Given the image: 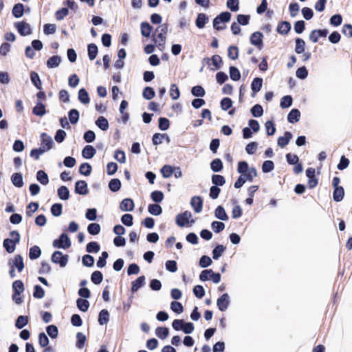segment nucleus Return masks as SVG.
Wrapping results in <instances>:
<instances>
[{"label": "nucleus", "instance_id": "052dcab7", "mask_svg": "<svg viewBox=\"0 0 352 352\" xmlns=\"http://www.w3.org/2000/svg\"><path fill=\"white\" fill-rule=\"evenodd\" d=\"M69 119L72 124H76L79 120V113L76 109H72L69 112Z\"/></svg>", "mask_w": 352, "mask_h": 352}, {"label": "nucleus", "instance_id": "2f4dec72", "mask_svg": "<svg viewBox=\"0 0 352 352\" xmlns=\"http://www.w3.org/2000/svg\"><path fill=\"white\" fill-rule=\"evenodd\" d=\"M76 305L80 311L86 312L89 309V302L86 299L78 298L76 300Z\"/></svg>", "mask_w": 352, "mask_h": 352}, {"label": "nucleus", "instance_id": "ea45409f", "mask_svg": "<svg viewBox=\"0 0 352 352\" xmlns=\"http://www.w3.org/2000/svg\"><path fill=\"white\" fill-rule=\"evenodd\" d=\"M87 50L89 58L91 60L95 59L98 54V47L95 44L91 43L88 45Z\"/></svg>", "mask_w": 352, "mask_h": 352}, {"label": "nucleus", "instance_id": "09e8293b", "mask_svg": "<svg viewBox=\"0 0 352 352\" xmlns=\"http://www.w3.org/2000/svg\"><path fill=\"white\" fill-rule=\"evenodd\" d=\"M12 14L16 18H20L23 14V6L21 3L16 4L12 9Z\"/></svg>", "mask_w": 352, "mask_h": 352}, {"label": "nucleus", "instance_id": "7ed1b4c3", "mask_svg": "<svg viewBox=\"0 0 352 352\" xmlns=\"http://www.w3.org/2000/svg\"><path fill=\"white\" fill-rule=\"evenodd\" d=\"M221 278L220 274L214 273L212 270H203L199 275V279L201 281L211 280L214 283H219L221 281Z\"/></svg>", "mask_w": 352, "mask_h": 352}, {"label": "nucleus", "instance_id": "9b49d317", "mask_svg": "<svg viewBox=\"0 0 352 352\" xmlns=\"http://www.w3.org/2000/svg\"><path fill=\"white\" fill-rule=\"evenodd\" d=\"M190 205L196 213H200L203 208L202 199L199 196L192 197L190 200Z\"/></svg>", "mask_w": 352, "mask_h": 352}, {"label": "nucleus", "instance_id": "0eeeda50", "mask_svg": "<svg viewBox=\"0 0 352 352\" xmlns=\"http://www.w3.org/2000/svg\"><path fill=\"white\" fill-rule=\"evenodd\" d=\"M15 28L17 29L18 32L21 36H28L31 34L32 30L30 25L23 21L17 22L15 23Z\"/></svg>", "mask_w": 352, "mask_h": 352}, {"label": "nucleus", "instance_id": "4468645a", "mask_svg": "<svg viewBox=\"0 0 352 352\" xmlns=\"http://www.w3.org/2000/svg\"><path fill=\"white\" fill-rule=\"evenodd\" d=\"M134 206L133 200L129 198L124 199L120 204V208L122 211H133Z\"/></svg>", "mask_w": 352, "mask_h": 352}, {"label": "nucleus", "instance_id": "e433bc0d", "mask_svg": "<svg viewBox=\"0 0 352 352\" xmlns=\"http://www.w3.org/2000/svg\"><path fill=\"white\" fill-rule=\"evenodd\" d=\"M231 19V14L228 12H221L219 15L214 18V23H217L219 21L222 23L228 22Z\"/></svg>", "mask_w": 352, "mask_h": 352}, {"label": "nucleus", "instance_id": "c03bdc74", "mask_svg": "<svg viewBox=\"0 0 352 352\" xmlns=\"http://www.w3.org/2000/svg\"><path fill=\"white\" fill-rule=\"evenodd\" d=\"M91 280L93 283L98 285L102 283L103 280V275L100 271H95L91 276Z\"/></svg>", "mask_w": 352, "mask_h": 352}, {"label": "nucleus", "instance_id": "8fccbe9b", "mask_svg": "<svg viewBox=\"0 0 352 352\" xmlns=\"http://www.w3.org/2000/svg\"><path fill=\"white\" fill-rule=\"evenodd\" d=\"M344 194V188L342 187L335 188L333 195V199L336 201H340L343 199Z\"/></svg>", "mask_w": 352, "mask_h": 352}, {"label": "nucleus", "instance_id": "774afa93", "mask_svg": "<svg viewBox=\"0 0 352 352\" xmlns=\"http://www.w3.org/2000/svg\"><path fill=\"white\" fill-rule=\"evenodd\" d=\"M212 182L214 186H223L225 182V178L220 175H213L212 177Z\"/></svg>", "mask_w": 352, "mask_h": 352}, {"label": "nucleus", "instance_id": "423d86ee", "mask_svg": "<svg viewBox=\"0 0 352 352\" xmlns=\"http://www.w3.org/2000/svg\"><path fill=\"white\" fill-rule=\"evenodd\" d=\"M68 255H64L60 251H56L52 256V261L56 264H58L61 267H64L68 263Z\"/></svg>", "mask_w": 352, "mask_h": 352}, {"label": "nucleus", "instance_id": "dca6fc26", "mask_svg": "<svg viewBox=\"0 0 352 352\" xmlns=\"http://www.w3.org/2000/svg\"><path fill=\"white\" fill-rule=\"evenodd\" d=\"M208 20L209 19L206 14L199 13L197 15V19L195 21L196 26L199 29H202L205 27V25L208 22Z\"/></svg>", "mask_w": 352, "mask_h": 352}, {"label": "nucleus", "instance_id": "37998d69", "mask_svg": "<svg viewBox=\"0 0 352 352\" xmlns=\"http://www.w3.org/2000/svg\"><path fill=\"white\" fill-rule=\"evenodd\" d=\"M226 248L223 245H218L212 250V258L217 260L224 252Z\"/></svg>", "mask_w": 352, "mask_h": 352}, {"label": "nucleus", "instance_id": "49530a36", "mask_svg": "<svg viewBox=\"0 0 352 352\" xmlns=\"http://www.w3.org/2000/svg\"><path fill=\"white\" fill-rule=\"evenodd\" d=\"M168 329L166 327H157L155 329L156 336L160 339H165L168 336Z\"/></svg>", "mask_w": 352, "mask_h": 352}, {"label": "nucleus", "instance_id": "2eb2a0df", "mask_svg": "<svg viewBox=\"0 0 352 352\" xmlns=\"http://www.w3.org/2000/svg\"><path fill=\"white\" fill-rule=\"evenodd\" d=\"M292 138V134L289 131H286L284 133L283 136H280L278 138V145L281 147L284 148L285 146H287L290 140Z\"/></svg>", "mask_w": 352, "mask_h": 352}, {"label": "nucleus", "instance_id": "cd10ccee", "mask_svg": "<svg viewBox=\"0 0 352 352\" xmlns=\"http://www.w3.org/2000/svg\"><path fill=\"white\" fill-rule=\"evenodd\" d=\"M109 314L107 309L100 311L98 317V322L100 325L106 324L109 322Z\"/></svg>", "mask_w": 352, "mask_h": 352}, {"label": "nucleus", "instance_id": "39448f33", "mask_svg": "<svg viewBox=\"0 0 352 352\" xmlns=\"http://www.w3.org/2000/svg\"><path fill=\"white\" fill-rule=\"evenodd\" d=\"M52 245L55 248L67 249L71 246V241L67 234L63 233L60 234L59 239L53 241Z\"/></svg>", "mask_w": 352, "mask_h": 352}, {"label": "nucleus", "instance_id": "c9c22d12", "mask_svg": "<svg viewBox=\"0 0 352 352\" xmlns=\"http://www.w3.org/2000/svg\"><path fill=\"white\" fill-rule=\"evenodd\" d=\"M58 196L62 200H67L69 197V191L68 188L62 186L58 189Z\"/></svg>", "mask_w": 352, "mask_h": 352}, {"label": "nucleus", "instance_id": "a18cd8bd", "mask_svg": "<svg viewBox=\"0 0 352 352\" xmlns=\"http://www.w3.org/2000/svg\"><path fill=\"white\" fill-rule=\"evenodd\" d=\"M121 182L118 179H112L109 183V188L113 192H117L120 189Z\"/></svg>", "mask_w": 352, "mask_h": 352}, {"label": "nucleus", "instance_id": "f257e3e1", "mask_svg": "<svg viewBox=\"0 0 352 352\" xmlns=\"http://www.w3.org/2000/svg\"><path fill=\"white\" fill-rule=\"evenodd\" d=\"M10 236V238L3 241V247L8 253H12L15 250L16 245L20 241V234L17 231H12Z\"/></svg>", "mask_w": 352, "mask_h": 352}, {"label": "nucleus", "instance_id": "c756f323", "mask_svg": "<svg viewBox=\"0 0 352 352\" xmlns=\"http://www.w3.org/2000/svg\"><path fill=\"white\" fill-rule=\"evenodd\" d=\"M153 28L147 22H142L141 23V34L144 37H149Z\"/></svg>", "mask_w": 352, "mask_h": 352}, {"label": "nucleus", "instance_id": "4be33fe9", "mask_svg": "<svg viewBox=\"0 0 352 352\" xmlns=\"http://www.w3.org/2000/svg\"><path fill=\"white\" fill-rule=\"evenodd\" d=\"M300 112L296 109H292L287 116L288 122L290 123H295L299 120Z\"/></svg>", "mask_w": 352, "mask_h": 352}, {"label": "nucleus", "instance_id": "6e6552de", "mask_svg": "<svg viewBox=\"0 0 352 352\" xmlns=\"http://www.w3.org/2000/svg\"><path fill=\"white\" fill-rule=\"evenodd\" d=\"M328 34V30H314L310 33L309 38L313 43H317L319 38H325Z\"/></svg>", "mask_w": 352, "mask_h": 352}, {"label": "nucleus", "instance_id": "de8ad7c7", "mask_svg": "<svg viewBox=\"0 0 352 352\" xmlns=\"http://www.w3.org/2000/svg\"><path fill=\"white\" fill-rule=\"evenodd\" d=\"M28 322V317L25 316H20L16 319L15 326L17 329L23 328Z\"/></svg>", "mask_w": 352, "mask_h": 352}, {"label": "nucleus", "instance_id": "a878e982", "mask_svg": "<svg viewBox=\"0 0 352 352\" xmlns=\"http://www.w3.org/2000/svg\"><path fill=\"white\" fill-rule=\"evenodd\" d=\"M12 267H15L19 272L23 270L24 263L21 255L17 254L14 256Z\"/></svg>", "mask_w": 352, "mask_h": 352}, {"label": "nucleus", "instance_id": "473e14b6", "mask_svg": "<svg viewBox=\"0 0 352 352\" xmlns=\"http://www.w3.org/2000/svg\"><path fill=\"white\" fill-rule=\"evenodd\" d=\"M11 180L12 184L16 186V187H22L23 182V177L21 174L16 173H14L11 177Z\"/></svg>", "mask_w": 352, "mask_h": 352}, {"label": "nucleus", "instance_id": "6e6d98bb", "mask_svg": "<svg viewBox=\"0 0 352 352\" xmlns=\"http://www.w3.org/2000/svg\"><path fill=\"white\" fill-rule=\"evenodd\" d=\"M191 93L194 96L203 97L206 92L204 89L199 85L195 86L191 89Z\"/></svg>", "mask_w": 352, "mask_h": 352}, {"label": "nucleus", "instance_id": "e2e57ef3", "mask_svg": "<svg viewBox=\"0 0 352 352\" xmlns=\"http://www.w3.org/2000/svg\"><path fill=\"white\" fill-rule=\"evenodd\" d=\"M164 177L168 178L173 174V168L169 165L164 166L161 169Z\"/></svg>", "mask_w": 352, "mask_h": 352}, {"label": "nucleus", "instance_id": "b1692460", "mask_svg": "<svg viewBox=\"0 0 352 352\" xmlns=\"http://www.w3.org/2000/svg\"><path fill=\"white\" fill-rule=\"evenodd\" d=\"M78 98L79 101L84 104H87L89 103V102H90L89 94L86 91V89H85L83 88L80 89L79 90Z\"/></svg>", "mask_w": 352, "mask_h": 352}, {"label": "nucleus", "instance_id": "c85d7f7f", "mask_svg": "<svg viewBox=\"0 0 352 352\" xmlns=\"http://www.w3.org/2000/svg\"><path fill=\"white\" fill-rule=\"evenodd\" d=\"M153 40L154 43L157 45V46L160 47L161 50H162L164 48V44L166 41L165 35L159 32L156 38L153 36Z\"/></svg>", "mask_w": 352, "mask_h": 352}, {"label": "nucleus", "instance_id": "58836bf2", "mask_svg": "<svg viewBox=\"0 0 352 352\" xmlns=\"http://www.w3.org/2000/svg\"><path fill=\"white\" fill-rule=\"evenodd\" d=\"M33 113L36 116H43L45 114V107L41 102H38L36 106L33 108Z\"/></svg>", "mask_w": 352, "mask_h": 352}, {"label": "nucleus", "instance_id": "79ce46f5", "mask_svg": "<svg viewBox=\"0 0 352 352\" xmlns=\"http://www.w3.org/2000/svg\"><path fill=\"white\" fill-rule=\"evenodd\" d=\"M210 168L214 172H219L223 168V163L220 159H214L210 163Z\"/></svg>", "mask_w": 352, "mask_h": 352}, {"label": "nucleus", "instance_id": "a211bd4d", "mask_svg": "<svg viewBox=\"0 0 352 352\" xmlns=\"http://www.w3.org/2000/svg\"><path fill=\"white\" fill-rule=\"evenodd\" d=\"M214 216L217 219H219L222 221H228L229 219L228 214L226 212L225 209L221 206H219L215 209Z\"/></svg>", "mask_w": 352, "mask_h": 352}, {"label": "nucleus", "instance_id": "603ef678", "mask_svg": "<svg viewBox=\"0 0 352 352\" xmlns=\"http://www.w3.org/2000/svg\"><path fill=\"white\" fill-rule=\"evenodd\" d=\"M63 206L61 204H54L51 207L52 214L54 217H59L62 214Z\"/></svg>", "mask_w": 352, "mask_h": 352}, {"label": "nucleus", "instance_id": "5701e85b", "mask_svg": "<svg viewBox=\"0 0 352 352\" xmlns=\"http://www.w3.org/2000/svg\"><path fill=\"white\" fill-rule=\"evenodd\" d=\"M61 59L58 56H53L47 61V67L50 69L57 67L60 63Z\"/></svg>", "mask_w": 352, "mask_h": 352}, {"label": "nucleus", "instance_id": "69168bd1", "mask_svg": "<svg viewBox=\"0 0 352 352\" xmlns=\"http://www.w3.org/2000/svg\"><path fill=\"white\" fill-rule=\"evenodd\" d=\"M292 98L290 96H285L282 98L280 106L283 109L288 108L292 104Z\"/></svg>", "mask_w": 352, "mask_h": 352}, {"label": "nucleus", "instance_id": "0e129e2a", "mask_svg": "<svg viewBox=\"0 0 352 352\" xmlns=\"http://www.w3.org/2000/svg\"><path fill=\"white\" fill-rule=\"evenodd\" d=\"M211 228L215 233H219L225 228V224L223 222L214 221L211 223Z\"/></svg>", "mask_w": 352, "mask_h": 352}, {"label": "nucleus", "instance_id": "864d4df0", "mask_svg": "<svg viewBox=\"0 0 352 352\" xmlns=\"http://www.w3.org/2000/svg\"><path fill=\"white\" fill-rule=\"evenodd\" d=\"M79 172L82 175L88 176L91 174V166L88 163H83L79 168Z\"/></svg>", "mask_w": 352, "mask_h": 352}, {"label": "nucleus", "instance_id": "f03ea898", "mask_svg": "<svg viewBox=\"0 0 352 352\" xmlns=\"http://www.w3.org/2000/svg\"><path fill=\"white\" fill-rule=\"evenodd\" d=\"M175 221L178 226H190L195 223V220L192 218V214L189 211H185L178 214L175 217Z\"/></svg>", "mask_w": 352, "mask_h": 352}, {"label": "nucleus", "instance_id": "3c124183", "mask_svg": "<svg viewBox=\"0 0 352 352\" xmlns=\"http://www.w3.org/2000/svg\"><path fill=\"white\" fill-rule=\"evenodd\" d=\"M87 231L90 234L96 235L99 234L100 231V226L98 223H90L87 227Z\"/></svg>", "mask_w": 352, "mask_h": 352}, {"label": "nucleus", "instance_id": "13d9d810", "mask_svg": "<svg viewBox=\"0 0 352 352\" xmlns=\"http://www.w3.org/2000/svg\"><path fill=\"white\" fill-rule=\"evenodd\" d=\"M274 168V162L271 160H266L262 165V170L263 173H267L272 171Z\"/></svg>", "mask_w": 352, "mask_h": 352}, {"label": "nucleus", "instance_id": "ddd939ff", "mask_svg": "<svg viewBox=\"0 0 352 352\" xmlns=\"http://www.w3.org/2000/svg\"><path fill=\"white\" fill-rule=\"evenodd\" d=\"M250 42L252 45L261 49L263 46V34L259 32H254L251 35Z\"/></svg>", "mask_w": 352, "mask_h": 352}, {"label": "nucleus", "instance_id": "aec40b11", "mask_svg": "<svg viewBox=\"0 0 352 352\" xmlns=\"http://www.w3.org/2000/svg\"><path fill=\"white\" fill-rule=\"evenodd\" d=\"M96 153V149L91 145L86 146L82 151V155L86 159L92 158Z\"/></svg>", "mask_w": 352, "mask_h": 352}, {"label": "nucleus", "instance_id": "680f3d73", "mask_svg": "<svg viewBox=\"0 0 352 352\" xmlns=\"http://www.w3.org/2000/svg\"><path fill=\"white\" fill-rule=\"evenodd\" d=\"M251 113L254 117H256V118L261 117L263 114V107L260 104H255L251 109Z\"/></svg>", "mask_w": 352, "mask_h": 352}, {"label": "nucleus", "instance_id": "7c9ffc66", "mask_svg": "<svg viewBox=\"0 0 352 352\" xmlns=\"http://www.w3.org/2000/svg\"><path fill=\"white\" fill-rule=\"evenodd\" d=\"M295 52L297 54H302L305 52V42L304 40L300 38H297L295 41Z\"/></svg>", "mask_w": 352, "mask_h": 352}, {"label": "nucleus", "instance_id": "20e7f679", "mask_svg": "<svg viewBox=\"0 0 352 352\" xmlns=\"http://www.w3.org/2000/svg\"><path fill=\"white\" fill-rule=\"evenodd\" d=\"M257 176L256 169H252L247 174H241L236 182L234 183V187L236 188H241L245 182H252V179Z\"/></svg>", "mask_w": 352, "mask_h": 352}, {"label": "nucleus", "instance_id": "72a5a7b5", "mask_svg": "<svg viewBox=\"0 0 352 352\" xmlns=\"http://www.w3.org/2000/svg\"><path fill=\"white\" fill-rule=\"evenodd\" d=\"M30 79L33 85L38 89H41V80L39 78L38 74L35 72H31L30 73Z\"/></svg>", "mask_w": 352, "mask_h": 352}, {"label": "nucleus", "instance_id": "4c0bfd02", "mask_svg": "<svg viewBox=\"0 0 352 352\" xmlns=\"http://www.w3.org/2000/svg\"><path fill=\"white\" fill-rule=\"evenodd\" d=\"M148 211L150 214L158 216L162 214V207L158 204H150L148 207Z\"/></svg>", "mask_w": 352, "mask_h": 352}, {"label": "nucleus", "instance_id": "1a4fd4ad", "mask_svg": "<svg viewBox=\"0 0 352 352\" xmlns=\"http://www.w3.org/2000/svg\"><path fill=\"white\" fill-rule=\"evenodd\" d=\"M229 304L230 297L228 294H223L217 301V305L221 311H225L228 309Z\"/></svg>", "mask_w": 352, "mask_h": 352}, {"label": "nucleus", "instance_id": "393cba45", "mask_svg": "<svg viewBox=\"0 0 352 352\" xmlns=\"http://www.w3.org/2000/svg\"><path fill=\"white\" fill-rule=\"evenodd\" d=\"M252 169H256L254 167H249L248 164L246 162H239L238 164L237 171L240 174H247Z\"/></svg>", "mask_w": 352, "mask_h": 352}, {"label": "nucleus", "instance_id": "9d476101", "mask_svg": "<svg viewBox=\"0 0 352 352\" xmlns=\"http://www.w3.org/2000/svg\"><path fill=\"white\" fill-rule=\"evenodd\" d=\"M41 146H42L47 151L50 150L53 147L54 142H53L52 138L50 135L43 133L41 135Z\"/></svg>", "mask_w": 352, "mask_h": 352}, {"label": "nucleus", "instance_id": "338daca9", "mask_svg": "<svg viewBox=\"0 0 352 352\" xmlns=\"http://www.w3.org/2000/svg\"><path fill=\"white\" fill-rule=\"evenodd\" d=\"M143 97L146 100H151L155 96V91L153 88L146 87L144 89L142 93Z\"/></svg>", "mask_w": 352, "mask_h": 352}, {"label": "nucleus", "instance_id": "bf43d9fd", "mask_svg": "<svg viewBox=\"0 0 352 352\" xmlns=\"http://www.w3.org/2000/svg\"><path fill=\"white\" fill-rule=\"evenodd\" d=\"M230 76L232 80L237 81L241 78L240 72L236 67L232 66L230 67Z\"/></svg>", "mask_w": 352, "mask_h": 352}, {"label": "nucleus", "instance_id": "a19ab883", "mask_svg": "<svg viewBox=\"0 0 352 352\" xmlns=\"http://www.w3.org/2000/svg\"><path fill=\"white\" fill-rule=\"evenodd\" d=\"M41 254V250L38 246L34 245L30 249L29 256L32 260L38 258Z\"/></svg>", "mask_w": 352, "mask_h": 352}, {"label": "nucleus", "instance_id": "f8f14e48", "mask_svg": "<svg viewBox=\"0 0 352 352\" xmlns=\"http://www.w3.org/2000/svg\"><path fill=\"white\" fill-rule=\"evenodd\" d=\"M75 192L78 195H87L88 193V188L86 182L83 180L76 182L75 185Z\"/></svg>", "mask_w": 352, "mask_h": 352}, {"label": "nucleus", "instance_id": "6ab92c4d", "mask_svg": "<svg viewBox=\"0 0 352 352\" xmlns=\"http://www.w3.org/2000/svg\"><path fill=\"white\" fill-rule=\"evenodd\" d=\"M145 283V277L144 276H141L138 277L136 280L131 283V290L133 292H137L140 288H141Z\"/></svg>", "mask_w": 352, "mask_h": 352}, {"label": "nucleus", "instance_id": "bb28decb", "mask_svg": "<svg viewBox=\"0 0 352 352\" xmlns=\"http://www.w3.org/2000/svg\"><path fill=\"white\" fill-rule=\"evenodd\" d=\"M96 124L102 131H107L109 129L108 120L103 116H100L96 121Z\"/></svg>", "mask_w": 352, "mask_h": 352}, {"label": "nucleus", "instance_id": "4d7b16f0", "mask_svg": "<svg viewBox=\"0 0 352 352\" xmlns=\"http://www.w3.org/2000/svg\"><path fill=\"white\" fill-rule=\"evenodd\" d=\"M46 331L49 336L52 339L56 338L58 336V330L57 327L55 325H49L47 327Z\"/></svg>", "mask_w": 352, "mask_h": 352}, {"label": "nucleus", "instance_id": "f704fd0d", "mask_svg": "<svg viewBox=\"0 0 352 352\" xmlns=\"http://www.w3.org/2000/svg\"><path fill=\"white\" fill-rule=\"evenodd\" d=\"M36 179L43 185H47L49 183L47 175L42 170L37 172Z\"/></svg>", "mask_w": 352, "mask_h": 352}, {"label": "nucleus", "instance_id": "5fc2aeb1", "mask_svg": "<svg viewBox=\"0 0 352 352\" xmlns=\"http://www.w3.org/2000/svg\"><path fill=\"white\" fill-rule=\"evenodd\" d=\"M180 92L175 84H172L170 87V96L173 100H177L179 98Z\"/></svg>", "mask_w": 352, "mask_h": 352}, {"label": "nucleus", "instance_id": "412c9836", "mask_svg": "<svg viewBox=\"0 0 352 352\" xmlns=\"http://www.w3.org/2000/svg\"><path fill=\"white\" fill-rule=\"evenodd\" d=\"M291 30V25L287 21H283L278 25L277 32L280 34H287Z\"/></svg>", "mask_w": 352, "mask_h": 352}, {"label": "nucleus", "instance_id": "f3484780", "mask_svg": "<svg viewBox=\"0 0 352 352\" xmlns=\"http://www.w3.org/2000/svg\"><path fill=\"white\" fill-rule=\"evenodd\" d=\"M263 85V79L261 78H255L251 84V89L252 90V96L254 97V95L258 93Z\"/></svg>", "mask_w": 352, "mask_h": 352}]
</instances>
